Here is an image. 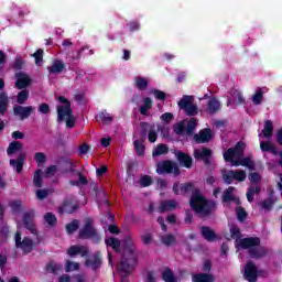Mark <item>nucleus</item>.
<instances>
[{
	"instance_id": "obj_1",
	"label": "nucleus",
	"mask_w": 282,
	"mask_h": 282,
	"mask_svg": "<svg viewBox=\"0 0 282 282\" xmlns=\"http://www.w3.org/2000/svg\"><path fill=\"white\" fill-rule=\"evenodd\" d=\"M230 238L235 239L236 246L238 248H242V250H248L252 259H261V257H265V254H268V249L259 246V238L241 239V231H239V228H237V226L230 227Z\"/></svg>"
},
{
	"instance_id": "obj_2",
	"label": "nucleus",
	"mask_w": 282,
	"mask_h": 282,
	"mask_svg": "<svg viewBox=\"0 0 282 282\" xmlns=\"http://www.w3.org/2000/svg\"><path fill=\"white\" fill-rule=\"evenodd\" d=\"M245 150L246 143L238 142L235 148H230L224 152L225 162H230L231 166H246L252 171L254 169V162L250 158H243Z\"/></svg>"
},
{
	"instance_id": "obj_3",
	"label": "nucleus",
	"mask_w": 282,
	"mask_h": 282,
	"mask_svg": "<svg viewBox=\"0 0 282 282\" xmlns=\"http://www.w3.org/2000/svg\"><path fill=\"white\" fill-rule=\"evenodd\" d=\"M59 105L57 106V118L61 122H66V127L72 129L76 124V117L72 112V104L63 96L58 97Z\"/></svg>"
},
{
	"instance_id": "obj_4",
	"label": "nucleus",
	"mask_w": 282,
	"mask_h": 282,
	"mask_svg": "<svg viewBox=\"0 0 282 282\" xmlns=\"http://www.w3.org/2000/svg\"><path fill=\"white\" fill-rule=\"evenodd\" d=\"M191 206L195 213L200 215L202 217H205V215H208L213 208H215L214 202H207L206 198H204V195L199 193V191H195L191 198Z\"/></svg>"
},
{
	"instance_id": "obj_5",
	"label": "nucleus",
	"mask_w": 282,
	"mask_h": 282,
	"mask_svg": "<svg viewBox=\"0 0 282 282\" xmlns=\"http://www.w3.org/2000/svg\"><path fill=\"white\" fill-rule=\"evenodd\" d=\"M272 131H274L272 121H265L264 129L259 133L260 149L261 151H269L273 155H276V153H279L276 151V147L272 141H270V138H272ZM263 138H267V141H263Z\"/></svg>"
},
{
	"instance_id": "obj_6",
	"label": "nucleus",
	"mask_w": 282,
	"mask_h": 282,
	"mask_svg": "<svg viewBox=\"0 0 282 282\" xmlns=\"http://www.w3.org/2000/svg\"><path fill=\"white\" fill-rule=\"evenodd\" d=\"M223 180L226 184H232V182H246L248 174L243 170L227 171L223 170Z\"/></svg>"
},
{
	"instance_id": "obj_7",
	"label": "nucleus",
	"mask_w": 282,
	"mask_h": 282,
	"mask_svg": "<svg viewBox=\"0 0 282 282\" xmlns=\"http://www.w3.org/2000/svg\"><path fill=\"white\" fill-rule=\"evenodd\" d=\"M80 239H91L95 242L100 241L98 231L91 225V219H86L84 228L79 231Z\"/></svg>"
},
{
	"instance_id": "obj_8",
	"label": "nucleus",
	"mask_w": 282,
	"mask_h": 282,
	"mask_svg": "<svg viewBox=\"0 0 282 282\" xmlns=\"http://www.w3.org/2000/svg\"><path fill=\"white\" fill-rule=\"evenodd\" d=\"M196 127H197V121H195V119H192L189 121L184 120L175 126L174 131L175 133H177V135H184V133H186L187 135H191V133L195 131Z\"/></svg>"
},
{
	"instance_id": "obj_9",
	"label": "nucleus",
	"mask_w": 282,
	"mask_h": 282,
	"mask_svg": "<svg viewBox=\"0 0 282 282\" xmlns=\"http://www.w3.org/2000/svg\"><path fill=\"white\" fill-rule=\"evenodd\" d=\"M178 107H181L187 116H197V106L193 104V97L191 96H184L178 101Z\"/></svg>"
},
{
	"instance_id": "obj_10",
	"label": "nucleus",
	"mask_w": 282,
	"mask_h": 282,
	"mask_svg": "<svg viewBox=\"0 0 282 282\" xmlns=\"http://www.w3.org/2000/svg\"><path fill=\"white\" fill-rule=\"evenodd\" d=\"M156 172L159 173V175H164V173L180 175V167L174 162L164 161L158 164Z\"/></svg>"
},
{
	"instance_id": "obj_11",
	"label": "nucleus",
	"mask_w": 282,
	"mask_h": 282,
	"mask_svg": "<svg viewBox=\"0 0 282 282\" xmlns=\"http://www.w3.org/2000/svg\"><path fill=\"white\" fill-rule=\"evenodd\" d=\"M15 246L17 248H20V250H23V252H32V248L34 246V242L30 240L29 238H24L21 240V232L18 231L15 234Z\"/></svg>"
},
{
	"instance_id": "obj_12",
	"label": "nucleus",
	"mask_w": 282,
	"mask_h": 282,
	"mask_svg": "<svg viewBox=\"0 0 282 282\" xmlns=\"http://www.w3.org/2000/svg\"><path fill=\"white\" fill-rule=\"evenodd\" d=\"M35 217H36V214L34 213V210H30L25 213L23 218V224L18 223V228H21L22 226H24L25 228H28V230H31V232H34Z\"/></svg>"
},
{
	"instance_id": "obj_13",
	"label": "nucleus",
	"mask_w": 282,
	"mask_h": 282,
	"mask_svg": "<svg viewBox=\"0 0 282 282\" xmlns=\"http://www.w3.org/2000/svg\"><path fill=\"white\" fill-rule=\"evenodd\" d=\"M15 87L18 89H25V87H28L32 83V78H30V75H28V73L18 72L15 74Z\"/></svg>"
},
{
	"instance_id": "obj_14",
	"label": "nucleus",
	"mask_w": 282,
	"mask_h": 282,
	"mask_svg": "<svg viewBox=\"0 0 282 282\" xmlns=\"http://www.w3.org/2000/svg\"><path fill=\"white\" fill-rule=\"evenodd\" d=\"M257 276H259L257 265H254L252 262H248L245 267V279L249 282H254L257 281Z\"/></svg>"
},
{
	"instance_id": "obj_15",
	"label": "nucleus",
	"mask_w": 282,
	"mask_h": 282,
	"mask_svg": "<svg viewBox=\"0 0 282 282\" xmlns=\"http://www.w3.org/2000/svg\"><path fill=\"white\" fill-rule=\"evenodd\" d=\"M14 115L20 117V120H25V118H30L32 113H34V107L32 106H15L13 108Z\"/></svg>"
},
{
	"instance_id": "obj_16",
	"label": "nucleus",
	"mask_w": 282,
	"mask_h": 282,
	"mask_svg": "<svg viewBox=\"0 0 282 282\" xmlns=\"http://www.w3.org/2000/svg\"><path fill=\"white\" fill-rule=\"evenodd\" d=\"M89 250L85 246H72L67 249L68 257H87Z\"/></svg>"
},
{
	"instance_id": "obj_17",
	"label": "nucleus",
	"mask_w": 282,
	"mask_h": 282,
	"mask_svg": "<svg viewBox=\"0 0 282 282\" xmlns=\"http://www.w3.org/2000/svg\"><path fill=\"white\" fill-rule=\"evenodd\" d=\"M175 156L177 158L180 164H182V166H185V169H191V166H193V158H191V155L182 151H176Z\"/></svg>"
},
{
	"instance_id": "obj_18",
	"label": "nucleus",
	"mask_w": 282,
	"mask_h": 282,
	"mask_svg": "<svg viewBox=\"0 0 282 282\" xmlns=\"http://www.w3.org/2000/svg\"><path fill=\"white\" fill-rule=\"evenodd\" d=\"M212 153L213 152L210 150L202 148L194 151V158L195 160H203L205 164H208V159L210 158Z\"/></svg>"
},
{
	"instance_id": "obj_19",
	"label": "nucleus",
	"mask_w": 282,
	"mask_h": 282,
	"mask_svg": "<svg viewBox=\"0 0 282 282\" xmlns=\"http://www.w3.org/2000/svg\"><path fill=\"white\" fill-rule=\"evenodd\" d=\"M246 101V99L243 98V95L241 94V91L234 89L230 91L229 94V102L231 105H243V102Z\"/></svg>"
},
{
	"instance_id": "obj_20",
	"label": "nucleus",
	"mask_w": 282,
	"mask_h": 282,
	"mask_svg": "<svg viewBox=\"0 0 282 282\" xmlns=\"http://www.w3.org/2000/svg\"><path fill=\"white\" fill-rule=\"evenodd\" d=\"M189 191H193V185L191 183H176L173 186V192L175 195H184L185 193H189Z\"/></svg>"
},
{
	"instance_id": "obj_21",
	"label": "nucleus",
	"mask_w": 282,
	"mask_h": 282,
	"mask_svg": "<svg viewBox=\"0 0 282 282\" xmlns=\"http://www.w3.org/2000/svg\"><path fill=\"white\" fill-rule=\"evenodd\" d=\"M141 128L143 131L148 132L149 142H155L158 140V132H155V126H151L149 123H141Z\"/></svg>"
},
{
	"instance_id": "obj_22",
	"label": "nucleus",
	"mask_w": 282,
	"mask_h": 282,
	"mask_svg": "<svg viewBox=\"0 0 282 282\" xmlns=\"http://www.w3.org/2000/svg\"><path fill=\"white\" fill-rule=\"evenodd\" d=\"M195 140L198 143L209 142V140H213V131L210 129L202 130L195 135Z\"/></svg>"
},
{
	"instance_id": "obj_23",
	"label": "nucleus",
	"mask_w": 282,
	"mask_h": 282,
	"mask_svg": "<svg viewBox=\"0 0 282 282\" xmlns=\"http://www.w3.org/2000/svg\"><path fill=\"white\" fill-rule=\"evenodd\" d=\"M153 107V100L151 98L145 97L142 101V105L139 108L140 115L141 116H150L151 109Z\"/></svg>"
},
{
	"instance_id": "obj_24",
	"label": "nucleus",
	"mask_w": 282,
	"mask_h": 282,
	"mask_svg": "<svg viewBox=\"0 0 282 282\" xmlns=\"http://www.w3.org/2000/svg\"><path fill=\"white\" fill-rule=\"evenodd\" d=\"M50 74H61L65 69V63L61 59L53 61L52 65L47 67Z\"/></svg>"
},
{
	"instance_id": "obj_25",
	"label": "nucleus",
	"mask_w": 282,
	"mask_h": 282,
	"mask_svg": "<svg viewBox=\"0 0 282 282\" xmlns=\"http://www.w3.org/2000/svg\"><path fill=\"white\" fill-rule=\"evenodd\" d=\"M78 208V204L76 200H69L65 202L61 207H59V213H68L72 214Z\"/></svg>"
},
{
	"instance_id": "obj_26",
	"label": "nucleus",
	"mask_w": 282,
	"mask_h": 282,
	"mask_svg": "<svg viewBox=\"0 0 282 282\" xmlns=\"http://www.w3.org/2000/svg\"><path fill=\"white\" fill-rule=\"evenodd\" d=\"M193 282H217V280L213 274L198 273L193 276Z\"/></svg>"
},
{
	"instance_id": "obj_27",
	"label": "nucleus",
	"mask_w": 282,
	"mask_h": 282,
	"mask_svg": "<svg viewBox=\"0 0 282 282\" xmlns=\"http://www.w3.org/2000/svg\"><path fill=\"white\" fill-rule=\"evenodd\" d=\"M134 85H135L137 89H139L140 91H144L145 89L149 88V78L142 77V76H137L134 78Z\"/></svg>"
},
{
	"instance_id": "obj_28",
	"label": "nucleus",
	"mask_w": 282,
	"mask_h": 282,
	"mask_svg": "<svg viewBox=\"0 0 282 282\" xmlns=\"http://www.w3.org/2000/svg\"><path fill=\"white\" fill-rule=\"evenodd\" d=\"M175 208H177V202L175 200L162 202L159 206V213H166V210H173Z\"/></svg>"
},
{
	"instance_id": "obj_29",
	"label": "nucleus",
	"mask_w": 282,
	"mask_h": 282,
	"mask_svg": "<svg viewBox=\"0 0 282 282\" xmlns=\"http://www.w3.org/2000/svg\"><path fill=\"white\" fill-rule=\"evenodd\" d=\"M221 109L219 100L212 98L207 104V113H217Z\"/></svg>"
},
{
	"instance_id": "obj_30",
	"label": "nucleus",
	"mask_w": 282,
	"mask_h": 282,
	"mask_svg": "<svg viewBox=\"0 0 282 282\" xmlns=\"http://www.w3.org/2000/svg\"><path fill=\"white\" fill-rule=\"evenodd\" d=\"M23 162H25V155L21 154L18 160H10V166L15 169L18 173L23 171Z\"/></svg>"
},
{
	"instance_id": "obj_31",
	"label": "nucleus",
	"mask_w": 282,
	"mask_h": 282,
	"mask_svg": "<svg viewBox=\"0 0 282 282\" xmlns=\"http://www.w3.org/2000/svg\"><path fill=\"white\" fill-rule=\"evenodd\" d=\"M100 256L97 253L93 257H90L87 261H86V265L88 268H91L93 270H97V268H100Z\"/></svg>"
},
{
	"instance_id": "obj_32",
	"label": "nucleus",
	"mask_w": 282,
	"mask_h": 282,
	"mask_svg": "<svg viewBox=\"0 0 282 282\" xmlns=\"http://www.w3.org/2000/svg\"><path fill=\"white\" fill-rule=\"evenodd\" d=\"M22 149H23L22 142L13 141L9 144L7 153L8 155H14V153H18V151H21Z\"/></svg>"
},
{
	"instance_id": "obj_33",
	"label": "nucleus",
	"mask_w": 282,
	"mask_h": 282,
	"mask_svg": "<svg viewBox=\"0 0 282 282\" xmlns=\"http://www.w3.org/2000/svg\"><path fill=\"white\" fill-rule=\"evenodd\" d=\"M98 118L102 124H111V122H113V116L110 112H107V110L99 112Z\"/></svg>"
},
{
	"instance_id": "obj_34",
	"label": "nucleus",
	"mask_w": 282,
	"mask_h": 282,
	"mask_svg": "<svg viewBox=\"0 0 282 282\" xmlns=\"http://www.w3.org/2000/svg\"><path fill=\"white\" fill-rule=\"evenodd\" d=\"M202 235H203L204 239H206L207 241H215L217 239L215 231L208 227L202 228Z\"/></svg>"
},
{
	"instance_id": "obj_35",
	"label": "nucleus",
	"mask_w": 282,
	"mask_h": 282,
	"mask_svg": "<svg viewBox=\"0 0 282 282\" xmlns=\"http://www.w3.org/2000/svg\"><path fill=\"white\" fill-rule=\"evenodd\" d=\"M235 187H229L224 192L223 200L224 202H235L237 197L235 196Z\"/></svg>"
},
{
	"instance_id": "obj_36",
	"label": "nucleus",
	"mask_w": 282,
	"mask_h": 282,
	"mask_svg": "<svg viewBox=\"0 0 282 282\" xmlns=\"http://www.w3.org/2000/svg\"><path fill=\"white\" fill-rule=\"evenodd\" d=\"M251 101L253 105H261V102H263V90L261 88H258L251 96Z\"/></svg>"
},
{
	"instance_id": "obj_37",
	"label": "nucleus",
	"mask_w": 282,
	"mask_h": 282,
	"mask_svg": "<svg viewBox=\"0 0 282 282\" xmlns=\"http://www.w3.org/2000/svg\"><path fill=\"white\" fill-rule=\"evenodd\" d=\"M261 188L257 185L250 186L247 191V199L248 202L252 203L254 200V195L260 193Z\"/></svg>"
},
{
	"instance_id": "obj_38",
	"label": "nucleus",
	"mask_w": 282,
	"mask_h": 282,
	"mask_svg": "<svg viewBox=\"0 0 282 282\" xmlns=\"http://www.w3.org/2000/svg\"><path fill=\"white\" fill-rule=\"evenodd\" d=\"M80 269V264L78 262H74L72 260H66L65 262V271L66 272H76Z\"/></svg>"
},
{
	"instance_id": "obj_39",
	"label": "nucleus",
	"mask_w": 282,
	"mask_h": 282,
	"mask_svg": "<svg viewBox=\"0 0 282 282\" xmlns=\"http://www.w3.org/2000/svg\"><path fill=\"white\" fill-rule=\"evenodd\" d=\"M61 270H63V264L61 263L52 261L46 264V272L56 273V272H61Z\"/></svg>"
},
{
	"instance_id": "obj_40",
	"label": "nucleus",
	"mask_w": 282,
	"mask_h": 282,
	"mask_svg": "<svg viewBox=\"0 0 282 282\" xmlns=\"http://www.w3.org/2000/svg\"><path fill=\"white\" fill-rule=\"evenodd\" d=\"M106 246L115 249V251L118 252L120 248V241L113 237H110L106 239Z\"/></svg>"
},
{
	"instance_id": "obj_41",
	"label": "nucleus",
	"mask_w": 282,
	"mask_h": 282,
	"mask_svg": "<svg viewBox=\"0 0 282 282\" xmlns=\"http://www.w3.org/2000/svg\"><path fill=\"white\" fill-rule=\"evenodd\" d=\"M8 109V95H0V113L3 116Z\"/></svg>"
},
{
	"instance_id": "obj_42",
	"label": "nucleus",
	"mask_w": 282,
	"mask_h": 282,
	"mask_svg": "<svg viewBox=\"0 0 282 282\" xmlns=\"http://www.w3.org/2000/svg\"><path fill=\"white\" fill-rule=\"evenodd\" d=\"M169 153V148L165 144H159L152 152V155L155 158L158 155H164Z\"/></svg>"
},
{
	"instance_id": "obj_43",
	"label": "nucleus",
	"mask_w": 282,
	"mask_h": 282,
	"mask_svg": "<svg viewBox=\"0 0 282 282\" xmlns=\"http://www.w3.org/2000/svg\"><path fill=\"white\" fill-rule=\"evenodd\" d=\"M161 242L164 246H173V243H175V236H173L171 234L161 236Z\"/></svg>"
},
{
	"instance_id": "obj_44",
	"label": "nucleus",
	"mask_w": 282,
	"mask_h": 282,
	"mask_svg": "<svg viewBox=\"0 0 282 282\" xmlns=\"http://www.w3.org/2000/svg\"><path fill=\"white\" fill-rule=\"evenodd\" d=\"M34 160L37 166H43V164L47 162V156L43 152H36L34 155Z\"/></svg>"
},
{
	"instance_id": "obj_45",
	"label": "nucleus",
	"mask_w": 282,
	"mask_h": 282,
	"mask_svg": "<svg viewBox=\"0 0 282 282\" xmlns=\"http://www.w3.org/2000/svg\"><path fill=\"white\" fill-rule=\"evenodd\" d=\"M44 224H47V226H56V216L52 213H46L44 215Z\"/></svg>"
},
{
	"instance_id": "obj_46",
	"label": "nucleus",
	"mask_w": 282,
	"mask_h": 282,
	"mask_svg": "<svg viewBox=\"0 0 282 282\" xmlns=\"http://www.w3.org/2000/svg\"><path fill=\"white\" fill-rule=\"evenodd\" d=\"M33 184L36 186V188H41L43 186V178H42V173L41 170H37L34 174L33 177Z\"/></svg>"
},
{
	"instance_id": "obj_47",
	"label": "nucleus",
	"mask_w": 282,
	"mask_h": 282,
	"mask_svg": "<svg viewBox=\"0 0 282 282\" xmlns=\"http://www.w3.org/2000/svg\"><path fill=\"white\" fill-rule=\"evenodd\" d=\"M78 226H80L78 220H73L72 223L66 225V230H67L68 235H72V232H76V230H78Z\"/></svg>"
},
{
	"instance_id": "obj_48",
	"label": "nucleus",
	"mask_w": 282,
	"mask_h": 282,
	"mask_svg": "<svg viewBox=\"0 0 282 282\" xmlns=\"http://www.w3.org/2000/svg\"><path fill=\"white\" fill-rule=\"evenodd\" d=\"M28 98H30V91L29 90H22L18 94V102L19 105H23V102H25V100H28Z\"/></svg>"
},
{
	"instance_id": "obj_49",
	"label": "nucleus",
	"mask_w": 282,
	"mask_h": 282,
	"mask_svg": "<svg viewBox=\"0 0 282 282\" xmlns=\"http://www.w3.org/2000/svg\"><path fill=\"white\" fill-rule=\"evenodd\" d=\"M10 206L13 213H21V210L23 209V203H21V200H12L10 203Z\"/></svg>"
},
{
	"instance_id": "obj_50",
	"label": "nucleus",
	"mask_w": 282,
	"mask_h": 282,
	"mask_svg": "<svg viewBox=\"0 0 282 282\" xmlns=\"http://www.w3.org/2000/svg\"><path fill=\"white\" fill-rule=\"evenodd\" d=\"M33 57L35 58V65L41 66L43 63V50H37Z\"/></svg>"
},
{
	"instance_id": "obj_51",
	"label": "nucleus",
	"mask_w": 282,
	"mask_h": 282,
	"mask_svg": "<svg viewBox=\"0 0 282 282\" xmlns=\"http://www.w3.org/2000/svg\"><path fill=\"white\" fill-rule=\"evenodd\" d=\"M163 280L165 282H175V275H173V271L171 270H165L163 272Z\"/></svg>"
},
{
	"instance_id": "obj_52",
	"label": "nucleus",
	"mask_w": 282,
	"mask_h": 282,
	"mask_svg": "<svg viewBox=\"0 0 282 282\" xmlns=\"http://www.w3.org/2000/svg\"><path fill=\"white\" fill-rule=\"evenodd\" d=\"M150 94H153V96H154V98H156V100H164L166 98V94L159 89H153L150 91Z\"/></svg>"
},
{
	"instance_id": "obj_53",
	"label": "nucleus",
	"mask_w": 282,
	"mask_h": 282,
	"mask_svg": "<svg viewBox=\"0 0 282 282\" xmlns=\"http://www.w3.org/2000/svg\"><path fill=\"white\" fill-rule=\"evenodd\" d=\"M236 214H237V217H238L239 221H243L246 219V217H248V214L246 213V209L241 208V207H238L236 209Z\"/></svg>"
},
{
	"instance_id": "obj_54",
	"label": "nucleus",
	"mask_w": 282,
	"mask_h": 282,
	"mask_svg": "<svg viewBox=\"0 0 282 282\" xmlns=\"http://www.w3.org/2000/svg\"><path fill=\"white\" fill-rule=\"evenodd\" d=\"M140 184L143 187L151 186V184H153V178H151L149 175H145L141 177Z\"/></svg>"
},
{
	"instance_id": "obj_55",
	"label": "nucleus",
	"mask_w": 282,
	"mask_h": 282,
	"mask_svg": "<svg viewBox=\"0 0 282 282\" xmlns=\"http://www.w3.org/2000/svg\"><path fill=\"white\" fill-rule=\"evenodd\" d=\"M251 184H259L261 182V174L254 172L249 175Z\"/></svg>"
},
{
	"instance_id": "obj_56",
	"label": "nucleus",
	"mask_w": 282,
	"mask_h": 282,
	"mask_svg": "<svg viewBox=\"0 0 282 282\" xmlns=\"http://www.w3.org/2000/svg\"><path fill=\"white\" fill-rule=\"evenodd\" d=\"M134 148L138 155H144V144L140 141H134Z\"/></svg>"
},
{
	"instance_id": "obj_57",
	"label": "nucleus",
	"mask_w": 282,
	"mask_h": 282,
	"mask_svg": "<svg viewBox=\"0 0 282 282\" xmlns=\"http://www.w3.org/2000/svg\"><path fill=\"white\" fill-rule=\"evenodd\" d=\"M173 120V113L171 112H165L161 116V121L165 122V124H169Z\"/></svg>"
},
{
	"instance_id": "obj_58",
	"label": "nucleus",
	"mask_w": 282,
	"mask_h": 282,
	"mask_svg": "<svg viewBox=\"0 0 282 282\" xmlns=\"http://www.w3.org/2000/svg\"><path fill=\"white\" fill-rule=\"evenodd\" d=\"M50 195V191L47 189H37L36 191V197L37 199H45Z\"/></svg>"
},
{
	"instance_id": "obj_59",
	"label": "nucleus",
	"mask_w": 282,
	"mask_h": 282,
	"mask_svg": "<svg viewBox=\"0 0 282 282\" xmlns=\"http://www.w3.org/2000/svg\"><path fill=\"white\" fill-rule=\"evenodd\" d=\"M142 241L145 246H149L150 243H153V236L151 234H145L142 236Z\"/></svg>"
},
{
	"instance_id": "obj_60",
	"label": "nucleus",
	"mask_w": 282,
	"mask_h": 282,
	"mask_svg": "<svg viewBox=\"0 0 282 282\" xmlns=\"http://www.w3.org/2000/svg\"><path fill=\"white\" fill-rule=\"evenodd\" d=\"M39 112L40 113H50V105H47V104L40 105Z\"/></svg>"
},
{
	"instance_id": "obj_61",
	"label": "nucleus",
	"mask_w": 282,
	"mask_h": 282,
	"mask_svg": "<svg viewBox=\"0 0 282 282\" xmlns=\"http://www.w3.org/2000/svg\"><path fill=\"white\" fill-rule=\"evenodd\" d=\"M73 186H79V184H87V177L79 174V181L78 182H72Z\"/></svg>"
},
{
	"instance_id": "obj_62",
	"label": "nucleus",
	"mask_w": 282,
	"mask_h": 282,
	"mask_svg": "<svg viewBox=\"0 0 282 282\" xmlns=\"http://www.w3.org/2000/svg\"><path fill=\"white\" fill-rule=\"evenodd\" d=\"M23 65H25V62H23V59H21V58H17L13 64V67L15 69H21V67H23Z\"/></svg>"
},
{
	"instance_id": "obj_63",
	"label": "nucleus",
	"mask_w": 282,
	"mask_h": 282,
	"mask_svg": "<svg viewBox=\"0 0 282 282\" xmlns=\"http://www.w3.org/2000/svg\"><path fill=\"white\" fill-rule=\"evenodd\" d=\"M58 282H72V278L67 274H63L58 278Z\"/></svg>"
},
{
	"instance_id": "obj_64",
	"label": "nucleus",
	"mask_w": 282,
	"mask_h": 282,
	"mask_svg": "<svg viewBox=\"0 0 282 282\" xmlns=\"http://www.w3.org/2000/svg\"><path fill=\"white\" fill-rule=\"evenodd\" d=\"M155 279H156L155 272L150 271V272L148 273V280H147V281H148V282H154Z\"/></svg>"
}]
</instances>
